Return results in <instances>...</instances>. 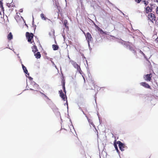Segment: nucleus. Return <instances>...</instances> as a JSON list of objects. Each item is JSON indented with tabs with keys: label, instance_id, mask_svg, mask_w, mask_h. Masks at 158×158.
I'll list each match as a JSON object with an SVG mask.
<instances>
[{
	"label": "nucleus",
	"instance_id": "obj_1",
	"mask_svg": "<svg viewBox=\"0 0 158 158\" xmlns=\"http://www.w3.org/2000/svg\"><path fill=\"white\" fill-rule=\"evenodd\" d=\"M116 41L118 42L121 43L122 44L126 45V46H127V48L129 49L131 51H132L133 53H135V49L136 48H135V47L133 48L131 46V44L130 43L128 42H125L121 39H117Z\"/></svg>",
	"mask_w": 158,
	"mask_h": 158
},
{
	"label": "nucleus",
	"instance_id": "obj_2",
	"mask_svg": "<svg viewBox=\"0 0 158 158\" xmlns=\"http://www.w3.org/2000/svg\"><path fill=\"white\" fill-rule=\"evenodd\" d=\"M26 36L27 39L28 41L31 43H32V40L33 37V34L31 33H30L28 32H27L26 33Z\"/></svg>",
	"mask_w": 158,
	"mask_h": 158
},
{
	"label": "nucleus",
	"instance_id": "obj_3",
	"mask_svg": "<svg viewBox=\"0 0 158 158\" xmlns=\"http://www.w3.org/2000/svg\"><path fill=\"white\" fill-rule=\"evenodd\" d=\"M31 85L33 86V89L30 88V90L37 91V90L39 89V87L38 85L36 84L34 81H31Z\"/></svg>",
	"mask_w": 158,
	"mask_h": 158
},
{
	"label": "nucleus",
	"instance_id": "obj_4",
	"mask_svg": "<svg viewBox=\"0 0 158 158\" xmlns=\"http://www.w3.org/2000/svg\"><path fill=\"white\" fill-rule=\"evenodd\" d=\"M70 62L71 64L74 66V67L75 68L77 69V70L80 72L81 70V68L74 61L71 60L70 61Z\"/></svg>",
	"mask_w": 158,
	"mask_h": 158
},
{
	"label": "nucleus",
	"instance_id": "obj_5",
	"mask_svg": "<svg viewBox=\"0 0 158 158\" xmlns=\"http://www.w3.org/2000/svg\"><path fill=\"white\" fill-rule=\"evenodd\" d=\"M148 18L153 23V21L155 20L156 17L155 15L152 13H150L148 15Z\"/></svg>",
	"mask_w": 158,
	"mask_h": 158
},
{
	"label": "nucleus",
	"instance_id": "obj_6",
	"mask_svg": "<svg viewBox=\"0 0 158 158\" xmlns=\"http://www.w3.org/2000/svg\"><path fill=\"white\" fill-rule=\"evenodd\" d=\"M85 36L89 47L90 46L89 41H91L92 38L91 35L88 32L86 34V35Z\"/></svg>",
	"mask_w": 158,
	"mask_h": 158
},
{
	"label": "nucleus",
	"instance_id": "obj_7",
	"mask_svg": "<svg viewBox=\"0 0 158 158\" xmlns=\"http://www.w3.org/2000/svg\"><path fill=\"white\" fill-rule=\"evenodd\" d=\"M152 77V75L150 73V74H148L146 75H144L143 77L145 80L147 81H150Z\"/></svg>",
	"mask_w": 158,
	"mask_h": 158
},
{
	"label": "nucleus",
	"instance_id": "obj_8",
	"mask_svg": "<svg viewBox=\"0 0 158 158\" xmlns=\"http://www.w3.org/2000/svg\"><path fill=\"white\" fill-rule=\"evenodd\" d=\"M118 147L120 149L123 151L124 150L125 145L120 141L118 142Z\"/></svg>",
	"mask_w": 158,
	"mask_h": 158
},
{
	"label": "nucleus",
	"instance_id": "obj_9",
	"mask_svg": "<svg viewBox=\"0 0 158 158\" xmlns=\"http://www.w3.org/2000/svg\"><path fill=\"white\" fill-rule=\"evenodd\" d=\"M59 93H60V96L61 97V98L63 99V100L65 101V99H66V97L63 93L62 90H60L59 91Z\"/></svg>",
	"mask_w": 158,
	"mask_h": 158
},
{
	"label": "nucleus",
	"instance_id": "obj_10",
	"mask_svg": "<svg viewBox=\"0 0 158 158\" xmlns=\"http://www.w3.org/2000/svg\"><path fill=\"white\" fill-rule=\"evenodd\" d=\"M140 85L143 86L145 88H150V86L147 83H146L145 82H143L140 83Z\"/></svg>",
	"mask_w": 158,
	"mask_h": 158
},
{
	"label": "nucleus",
	"instance_id": "obj_11",
	"mask_svg": "<svg viewBox=\"0 0 158 158\" xmlns=\"http://www.w3.org/2000/svg\"><path fill=\"white\" fill-rule=\"evenodd\" d=\"M6 5L11 10H13L14 9V7H15V6L13 5V3H12V2L10 3H7Z\"/></svg>",
	"mask_w": 158,
	"mask_h": 158
},
{
	"label": "nucleus",
	"instance_id": "obj_12",
	"mask_svg": "<svg viewBox=\"0 0 158 158\" xmlns=\"http://www.w3.org/2000/svg\"><path fill=\"white\" fill-rule=\"evenodd\" d=\"M22 65L24 72L27 75L29 76V73H28L27 70V69L26 68L25 66H24L23 64H22Z\"/></svg>",
	"mask_w": 158,
	"mask_h": 158
},
{
	"label": "nucleus",
	"instance_id": "obj_13",
	"mask_svg": "<svg viewBox=\"0 0 158 158\" xmlns=\"http://www.w3.org/2000/svg\"><path fill=\"white\" fill-rule=\"evenodd\" d=\"M152 11V9L149 6H147L145 8V11L147 13L151 12Z\"/></svg>",
	"mask_w": 158,
	"mask_h": 158
},
{
	"label": "nucleus",
	"instance_id": "obj_14",
	"mask_svg": "<svg viewBox=\"0 0 158 158\" xmlns=\"http://www.w3.org/2000/svg\"><path fill=\"white\" fill-rule=\"evenodd\" d=\"M34 55L37 59L40 58L41 57V55L39 52H37L36 53H35Z\"/></svg>",
	"mask_w": 158,
	"mask_h": 158
},
{
	"label": "nucleus",
	"instance_id": "obj_15",
	"mask_svg": "<svg viewBox=\"0 0 158 158\" xmlns=\"http://www.w3.org/2000/svg\"><path fill=\"white\" fill-rule=\"evenodd\" d=\"M7 39L9 40H10L13 38V35L11 32H10L7 35Z\"/></svg>",
	"mask_w": 158,
	"mask_h": 158
},
{
	"label": "nucleus",
	"instance_id": "obj_16",
	"mask_svg": "<svg viewBox=\"0 0 158 158\" xmlns=\"http://www.w3.org/2000/svg\"><path fill=\"white\" fill-rule=\"evenodd\" d=\"M87 118L88 120V122L89 123V125H90V126H91V125H92L94 127H95V126H94V124H93L92 121L91 119L88 118Z\"/></svg>",
	"mask_w": 158,
	"mask_h": 158
},
{
	"label": "nucleus",
	"instance_id": "obj_17",
	"mask_svg": "<svg viewBox=\"0 0 158 158\" xmlns=\"http://www.w3.org/2000/svg\"><path fill=\"white\" fill-rule=\"evenodd\" d=\"M32 50L34 53L38 51L36 47L35 46H34L32 48Z\"/></svg>",
	"mask_w": 158,
	"mask_h": 158
},
{
	"label": "nucleus",
	"instance_id": "obj_18",
	"mask_svg": "<svg viewBox=\"0 0 158 158\" xmlns=\"http://www.w3.org/2000/svg\"><path fill=\"white\" fill-rule=\"evenodd\" d=\"M98 31H100V33L101 34H106V32H104L103 31V30H102V29H101V28H100L98 27Z\"/></svg>",
	"mask_w": 158,
	"mask_h": 158
},
{
	"label": "nucleus",
	"instance_id": "obj_19",
	"mask_svg": "<svg viewBox=\"0 0 158 158\" xmlns=\"http://www.w3.org/2000/svg\"><path fill=\"white\" fill-rule=\"evenodd\" d=\"M58 46L56 45H52V48L54 50H56L58 49Z\"/></svg>",
	"mask_w": 158,
	"mask_h": 158
},
{
	"label": "nucleus",
	"instance_id": "obj_20",
	"mask_svg": "<svg viewBox=\"0 0 158 158\" xmlns=\"http://www.w3.org/2000/svg\"><path fill=\"white\" fill-rule=\"evenodd\" d=\"M3 3L2 1H0V7L1 8L2 10V11H4V8L3 6Z\"/></svg>",
	"mask_w": 158,
	"mask_h": 158
},
{
	"label": "nucleus",
	"instance_id": "obj_21",
	"mask_svg": "<svg viewBox=\"0 0 158 158\" xmlns=\"http://www.w3.org/2000/svg\"><path fill=\"white\" fill-rule=\"evenodd\" d=\"M40 17L41 18L44 20H45L46 19V17L44 16V14L43 13H42L40 15Z\"/></svg>",
	"mask_w": 158,
	"mask_h": 158
},
{
	"label": "nucleus",
	"instance_id": "obj_22",
	"mask_svg": "<svg viewBox=\"0 0 158 158\" xmlns=\"http://www.w3.org/2000/svg\"><path fill=\"white\" fill-rule=\"evenodd\" d=\"M148 0H142L144 4L145 5V6L148 5Z\"/></svg>",
	"mask_w": 158,
	"mask_h": 158
},
{
	"label": "nucleus",
	"instance_id": "obj_23",
	"mask_svg": "<svg viewBox=\"0 0 158 158\" xmlns=\"http://www.w3.org/2000/svg\"><path fill=\"white\" fill-rule=\"evenodd\" d=\"M138 51L141 54L143 55V56H144V57H145V55L141 50H139Z\"/></svg>",
	"mask_w": 158,
	"mask_h": 158
},
{
	"label": "nucleus",
	"instance_id": "obj_24",
	"mask_svg": "<svg viewBox=\"0 0 158 158\" xmlns=\"http://www.w3.org/2000/svg\"><path fill=\"white\" fill-rule=\"evenodd\" d=\"M55 112H56V114H59V115H60V113L58 111V110H57V109H55V111H54Z\"/></svg>",
	"mask_w": 158,
	"mask_h": 158
},
{
	"label": "nucleus",
	"instance_id": "obj_25",
	"mask_svg": "<svg viewBox=\"0 0 158 158\" xmlns=\"http://www.w3.org/2000/svg\"><path fill=\"white\" fill-rule=\"evenodd\" d=\"M156 12L157 14H158V6H157L156 7Z\"/></svg>",
	"mask_w": 158,
	"mask_h": 158
},
{
	"label": "nucleus",
	"instance_id": "obj_26",
	"mask_svg": "<svg viewBox=\"0 0 158 158\" xmlns=\"http://www.w3.org/2000/svg\"><path fill=\"white\" fill-rule=\"evenodd\" d=\"M115 147L116 149V150H117V152H118V148L117 147V146H115Z\"/></svg>",
	"mask_w": 158,
	"mask_h": 158
},
{
	"label": "nucleus",
	"instance_id": "obj_27",
	"mask_svg": "<svg viewBox=\"0 0 158 158\" xmlns=\"http://www.w3.org/2000/svg\"><path fill=\"white\" fill-rule=\"evenodd\" d=\"M28 79H29L30 80H31H31H32V79H32V78H31V77H28Z\"/></svg>",
	"mask_w": 158,
	"mask_h": 158
},
{
	"label": "nucleus",
	"instance_id": "obj_28",
	"mask_svg": "<svg viewBox=\"0 0 158 158\" xmlns=\"http://www.w3.org/2000/svg\"><path fill=\"white\" fill-rule=\"evenodd\" d=\"M63 89H64L65 93V88L64 85L63 86Z\"/></svg>",
	"mask_w": 158,
	"mask_h": 158
},
{
	"label": "nucleus",
	"instance_id": "obj_29",
	"mask_svg": "<svg viewBox=\"0 0 158 158\" xmlns=\"http://www.w3.org/2000/svg\"><path fill=\"white\" fill-rule=\"evenodd\" d=\"M19 11L20 12H22L23 11V10L22 9H20V10H19Z\"/></svg>",
	"mask_w": 158,
	"mask_h": 158
},
{
	"label": "nucleus",
	"instance_id": "obj_30",
	"mask_svg": "<svg viewBox=\"0 0 158 158\" xmlns=\"http://www.w3.org/2000/svg\"><path fill=\"white\" fill-rule=\"evenodd\" d=\"M52 35H54V30L53 31H52Z\"/></svg>",
	"mask_w": 158,
	"mask_h": 158
},
{
	"label": "nucleus",
	"instance_id": "obj_31",
	"mask_svg": "<svg viewBox=\"0 0 158 158\" xmlns=\"http://www.w3.org/2000/svg\"><path fill=\"white\" fill-rule=\"evenodd\" d=\"M51 62L52 63L53 66H54L55 65V64L54 63V62L53 61H52V60H51Z\"/></svg>",
	"mask_w": 158,
	"mask_h": 158
},
{
	"label": "nucleus",
	"instance_id": "obj_32",
	"mask_svg": "<svg viewBox=\"0 0 158 158\" xmlns=\"http://www.w3.org/2000/svg\"><path fill=\"white\" fill-rule=\"evenodd\" d=\"M67 21H65L64 22V24L65 25V26H66V23H67Z\"/></svg>",
	"mask_w": 158,
	"mask_h": 158
},
{
	"label": "nucleus",
	"instance_id": "obj_33",
	"mask_svg": "<svg viewBox=\"0 0 158 158\" xmlns=\"http://www.w3.org/2000/svg\"><path fill=\"white\" fill-rule=\"evenodd\" d=\"M154 1L155 2H158V0H154Z\"/></svg>",
	"mask_w": 158,
	"mask_h": 158
},
{
	"label": "nucleus",
	"instance_id": "obj_34",
	"mask_svg": "<svg viewBox=\"0 0 158 158\" xmlns=\"http://www.w3.org/2000/svg\"><path fill=\"white\" fill-rule=\"evenodd\" d=\"M66 104H67V108H68V103L67 100H66Z\"/></svg>",
	"mask_w": 158,
	"mask_h": 158
},
{
	"label": "nucleus",
	"instance_id": "obj_35",
	"mask_svg": "<svg viewBox=\"0 0 158 158\" xmlns=\"http://www.w3.org/2000/svg\"><path fill=\"white\" fill-rule=\"evenodd\" d=\"M41 93V94H43V95H44L45 96V97H47L44 94H43V93Z\"/></svg>",
	"mask_w": 158,
	"mask_h": 158
},
{
	"label": "nucleus",
	"instance_id": "obj_36",
	"mask_svg": "<svg viewBox=\"0 0 158 158\" xmlns=\"http://www.w3.org/2000/svg\"><path fill=\"white\" fill-rule=\"evenodd\" d=\"M156 40L157 42H158V37H157V38L156 39Z\"/></svg>",
	"mask_w": 158,
	"mask_h": 158
},
{
	"label": "nucleus",
	"instance_id": "obj_37",
	"mask_svg": "<svg viewBox=\"0 0 158 158\" xmlns=\"http://www.w3.org/2000/svg\"><path fill=\"white\" fill-rule=\"evenodd\" d=\"M54 66L56 68V69H57V68H56V66L55 65H54Z\"/></svg>",
	"mask_w": 158,
	"mask_h": 158
},
{
	"label": "nucleus",
	"instance_id": "obj_38",
	"mask_svg": "<svg viewBox=\"0 0 158 158\" xmlns=\"http://www.w3.org/2000/svg\"><path fill=\"white\" fill-rule=\"evenodd\" d=\"M49 35H51V33H49Z\"/></svg>",
	"mask_w": 158,
	"mask_h": 158
},
{
	"label": "nucleus",
	"instance_id": "obj_39",
	"mask_svg": "<svg viewBox=\"0 0 158 158\" xmlns=\"http://www.w3.org/2000/svg\"><path fill=\"white\" fill-rule=\"evenodd\" d=\"M68 57L69 58H70L69 57V56H68Z\"/></svg>",
	"mask_w": 158,
	"mask_h": 158
},
{
	"label": "nucleus",
	"instance_id": "obj_40",
	"mask_svg": "<svg viewBox=\"0 0 158 158\" xmlns=\"http://www.w3.org/2000/svg\"><path fill=\"white\" fill-rule=\"evenodd\" d=\"M0 14H1V12H0Z\"/></svg>",
	"mask_w": 158,
	"mask_h": 158
},
{
	"label": "nucleus",
	"instance_id": "obj_41",
	"mask_svg": "<svg viewBox=\"0 0 158 158\" xmlns=\"http://www.w3.org/2000/svg\"><path fill=\"white\" fill-rule=\"evenodd\" d=\"M65 1H66V0H65Z\"/></svg>",
	"mask_w": 158,
	"mask_h": 158
}]
</instances>
